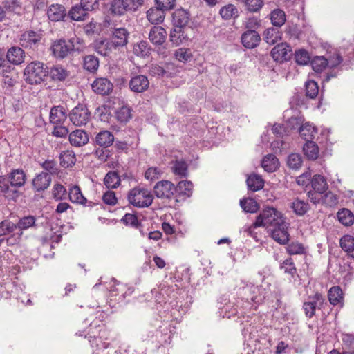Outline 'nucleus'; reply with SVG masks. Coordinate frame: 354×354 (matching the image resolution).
I'll return each instance as SVG.
<instances>
[{"label":"nucleus","instance_id":"obj_2","mask_svg":"<svg viewBox=\"0 0 354 354\" xmlns=\"http://www.w3.org/2000/svg\"><path fill=\"white\" fill-rule=\"evenodd\" d=\"M24 77L26 82L30 84H38L44 80L48 71L44 64L35 61L28 64L24 69Z\"/></svg>","mask_w":354,"mask_h":354},{"label":"nucleus","instance_id":"obj_53","mask_svg":"<svg viewBox=\"0 0 354 354\" xmlns=\"http://www.w3.org/2000/svg\"><path fill=\"white\" fill-rule=\"evenodd\" d=\"M311 65L315 72H321L328 65V59L323 56L316 57L312 60Z\"/></svg>","mask_w":354,"mask_h":354},{"label":"nucleus","instance_id":"obj_58","mask_svg":"<svg viewBox=\"0 0 354 354\" xmlns=\"http://www.w3.org/2000/svg\"><path fill=\"white\" fill-rule=\"evenodd\" d=\"M162 174V171L160 168L152 167L145 171V177L147 180L152 182L160 178Z\"/></svg>","mask_w":354,"mask_h":354},{"label":"nucleus","instance_id":"obj_59","mask_svg":"<svg viewBox=\"0 0 354 354\" xmlns=\"http://www.w3.org/2000/svg\"><path fill=\"white\" fill-rule=\"evenodd\" d=\"M287 164L288 167L291 169H299L302 164V159L301 156L298 153L290 154L288 158Z\"/></svg>","mask_w":354,"mask_h":354},{"label":"nucleus","instance_id":"obj_52","mask_svg":"<svg viewBox=\"0 0 354 354\" xmlns=\"http://www.w3.org/2000/svg\"><path fill=\"white\" fill-rule=\"evenodd\" d=\"M71 51L82 52L86 48L84 41L77 37H72L68 40Z\"/></svg>","mask_w":354,"mask_h":354},{"label":"nucleus","instance_id":"obj_56","mask_svg":"<svg viewBox=\"0 0 354 354\" xmlns=\"http://www.w3.org/2000/svg\"><path fill=\"white\" fill-rule=\"evenodd\" d=\"M117 119L121 122H127L131 117V109L127 106H122L115 112Z\"/></svg>","mask_w":354,"mask_h":354},{"label":"nucleus","instance_id":"obj_27","mask_svg":"<svg viewBox=\"0 0 354 354\" xmlns=\"http://www.w3.org/2000/svg\"><path fill=\"white\" fill-rule=\"evenodd\" d=\"M299 133L305 140L311 141L317 133V128L309 122H306L299 127Z\"/></svg>","mask_w":354,"mask_h":354},{"label":"nucleus","instance_id":"obj_64","mask_svg":"<svg viewBox=\"0 0 354 354\" xmlns=\"http://www.w3.org/2000/svg\"><path fill=\"white\" fill-rule=\"evenodd\" d=\"M104 203L109 205H114L117 203L115 194L113 191H107L102 196Z\"/></svg>","mask_w":354,"mask_h":354},{"label":"nucleus","instance_id":"obj_54","mask_svg":"<svg viewBox=\"0 0 354 354\" xmlns=\"http://www.w3.org/2000/svg\"><path fill=\"white\" fill-rule=\"evenodd\" d=\"M246 8L251 12H257L263 7V0H243Z\"/></svg>","mask_w":354,"mask_h":354},{"label":"nucleus","instance_id":"obj_18","mask_svg":"<svg viewBox=\"0 0 354 354\" xmlns=\"http://www.w3.org/2000/svg\"><path fill=\"white\" fill-rule=\"evenodd\" d=\"M51 182V177L47 172H41L32 180V185L37 191H43L48 187Z\"/></svg>","mask_w":354,"mask_h":354},{"label":"nucleus","instance_id":"obj_35","mask_svg":"<svg viewBox=\"0 0 354 354\" xmlns=\"http://www.w3.org/2000/svg\"><path fill=\"white\" fill-rule=\"evenodd\" d=\"M279 164L278 159L272 154L265 156L261 162L262 167L268 172L274 171L278 168Z\"/></svg>","mask_w":354,"mask_h":354},{"label":"nucleus","instance_id":"obj_5","mask_svg":"<svg viewBox=\"0 0 354 354\" xmlns=\"http://www.w3.org/2000/svg\"><path fill=\"white\" fill-rule=\"evenodd\" d=\"M91 113L83 104H78L69 114L70 120L75 126L86 124L90 119Z\"/></svg>","mask_w":354,"mask_h":354},{"label":"nucleus","instance_id":"obj_20","mask_svg":"<svg viewBox=\"0 0 354 354\" xmlns=\"http://www.w3.org/2000/svg\"><path fill=\"white\" fill-rule=\"evenodd\" d=\"M48 17L53 21L62 20L66 15L65 8L60 4L51 5L47 12Z\"/></svg>","mask_w":354,"mask_h":354},{"label":"nucleus","instance_id":"obj_41","mask_svg":"<svg viewBox=\"0 0 354 354\" xmlns=\"http://www.w3.org/2000/svg\"><path fill=\"white\" fill-rule=\"evenodd\" d=\"M35 221L36 218L33 216H24L15 224V230L18 229L21 232L20 234H22L24 230L35 226Z\"/></svg>","mask_w":354,"mask_h":354},{"label":"nucleus","instance_id":"obj_3","mask_svg":"<svg viewBox=\"0 0 354 354\" xmlns=\"http://www.w3.org/2000/svg\"><path fill=\"white\" fill-rule=\"evenodd\" d=\"M128 200L135 207H147L152 204L153 196L147 189L135 187L130 191Z\"/></svg>","mask_w":354,"mask_h":354},{"label":"nucleus","instance_id":"obj_22","mask_svg":"<svg viewBox=\"0 0 354 354\" xmlns=\"http://www.w3.org/2000/svg\"><path fill=\"white\" fill-rule=\"evenodd\" d=\"M189 21V14L184 9H177L173 13V23L175 27L184 28Z\"/></svg>","mask_w":354,"mask_h":354},{"label":"nucleus","instance_id":"obj_62","mask_svg":"<svg viewBox=\"0 0 354 354\" xmlns=\"http://www.w3.org/2000/svg\"><path fill=\"white\" fill-rule=\"evenodd\" d=\"M295 59L296 62L300 65H306L310 62L308 53L303 49L295 52Z\"/></svg>","mask_w":354,"mask_h":354},{"label":"nucleus","instance_id":"obj_1","mask_svg":"<svg viewBox=\"0 0 354 354\" xmlns=\"http://www.w3.org/2000/svg\"><path fill=\"white\" fill-rule=\"evenodd\" d=\"M283 222L284 218L279 211L274 207H268L261 212L252 225L254 227H264L269 230Z\"/></svg>","mask_w":354,"mask_h":354},{"label":"nucleus","instance_id":"obj_12","mask_svg":"<svg viewBox=\"0 0 354 354\" xmlns=\"http://www.w3.org/2000/svg\"><path fill=\"white\" fill-rule=\"evenodd\" d=\"M268 231L270 232L273 239L280 244H286L289 240V234L287 232V227L285 222L281 225L276 226Z\"/></svg>","mask_w":354,"mask_h":354},{"label":"nucleus","instance_id":"obj_60","mask_svg":"<svg viewBox=\"0 0 354 354\" xmlns=\"http://www.w3.org/2000/svg\"><path fill=\"white\" fill-rule=\"evenodd\" d=\"M319 92V87L313 80H309L306 83V95L312 99L315 98Z\"/></svg>","mask_w":354,"mask_h":354},{"label":"nucleus","instance_id":"obj_43","mask_svg":"<svg viewBox=\"0 0 354 354\" xmlns=\"http://www.w3.org/2000/svg\"><path fill=\"white\" fill-rule=\"evenodd\" d=\"M305 155L311 160H315L318 157L319 148L318 146L312 141H306L303 147Z\"/></svg>","mask_w":354,"mask_h":354},{"label":"nucleus","instance_id":"obj_37","mask_svg":"<svg viewBox=\"0 0 354 354\" xmlns=\"http://www.w3.org/2000/svg\"><path fill=\"white\" fill-rule=\"evenodd\" d=\"M219 13L225 20L236 18L239 16L238 9L233 4H227L220 9Z\"/></svg>","mask_w":354,"mask_h":354},{"label":"nucleus","instance_id":"obj_33","mask_svg":"<svg viewBox=\"0 0 354 354\" xmlns=\"http://www.w3.org/2000/svg\"><path fill=\"white\" fill-rule=\"evenodd\" d=\"M70 201L74 203L86 205V198L82 195L80 188L78 186H73L68 191Z\"/></svg>","mask_w":354,"mask_h":354},{"label":"nucleus","instance_id":"obj_42","mask_svg":"<svg viewBox=\"0 0 354 354\" xmlns=\"http://www.w3.org/2000/svg\"><path fill=\"white\" fill-rule=\"evenodd\" d=\"M328 299L331 304L337 305L343 301V293L339 286H333L328 291Z\"/></svg>","mask_w":354,"mask_h":354},{"label":"nucleus","instance_id":"obj_47","mask_svg":"<svg viewBox=\"0 0 354 354\" xmlns=\"http://www.w3.org/2000/svg\"><path fill=\"white\" fill-rule=\"evenodd\" d=\"M124 2V0L113 1L110 8L111 13L118 16H122L124 15L126 12H129Z\"/></svg>","mask_w":354,"mask_h":354},{"label":"nucleus","instance_id":"obj_28","mask_svg":"<svg viewBox=\"0 0 354 354\" xmlns=\"http://www.w3.org/2000/svg\"><path fill=\"white\" fill-rule=\"evenodd\" d=\"M246 183L248 189L252 192L260 190L264 186V180L261 176L256 174L249 175Z\"/></svg>","mask_w":354,"mask_h":354},{"label":"nucleus","instance_id":"obj_25","mask_svg":"<svg viewBox=\"0 0 354 354\" xmlns=\"http://www.w3.org/2000/svg\"><path fill=\"white\" fill-rule=\"evenodd\" d=\"M87 10L84 9V7L80 4H76L73 6L68 12V17L71 20L73 21H84L86 19L88 14Z\"/></svg>","mask_w":354,"mask_h":354},{"label":"nucleus","instance_id":"obj_11","mask_svg":"<svg viewBox=\"0 0 354 354\" xmlns=\"http://www.w3.org/2000/svg\"><path fill=\"white\" fill-rule=\"evenodd\" d=\"M92 48L99 55L102 56L109 55L113 50H115L111 45L110 40L107 39H99L95 40L91 44Z\"/></svg>","mask_w":354,"mask_h":354},{"label":"nucleus","instance_id":"obj_19","mask_svg":"<svg viewBox=\"0 0 354 354\" xmlns=\"http://www.w3.org/2000/svg\"><path fill=\"white\" fill-rule=\"evenodd\" d=\"M164 9L158 6L156 8H151L147 12V18L151 24H160L164 21L165 15Z\"/></svg>","mask_w":354,"mask_h":354},{"label":"nucleus","instance_id":"obj_34","mask_svg":"<svg viewBox=\"0 0 354 354\" xmlns=\"http://www.w3.org/2000/svg\"><path fill=\"white\" fill-rule=\"evenodd\" d=\"M290 207L297 215L303 216L308 211L310 205L306 201L296 198L291 203Z\"/></svg>","mask_w":354,"mask_h":354},{"label":"nucleus","instance_id":"obj_61","mask_svg":"<svg viewBox=\"0 0 354 354\" xmlns=\"http://www.w3.org/2000/svg\"><path fill=\"white\" fill-rule=\"evenodd\" d=\"M281 268L287 274L294 277L297 273V269L292 258L287 259L281 265Z\"/></svg>","mask_w":354,"mask_h":354},{"label":"nucleus","instance_id":"obj_40","mask_svg":"<svg viewBox=\"0 0 354 354\" xmlns=\"http://www.w3.org/2000/svg\"><path fill=\"white\" fill-rule=\"evenodd\" d=\"M337 216L339 221L346 226H349L354 223V215L348 209L344 208L339 210Z\"/></svg>","mask_w":354,"mask_h":354},{"label":"nucleus","instance_id":"obj_44","mask_svg":"<svg viewBox=\"0 0 354 354\" xmlns=\"http://www.w3.org/2000/svg\"><path fill=\"white\" fill-rule=\"evenodd\" d=\"M150 48L145 41H140L133 44V53L138 57H145L149 54Z\"/></svg>","mask_w":354,"mask_h":354},{"label":"nucleus","instance_id":"obj_48","mask_svg":"<svg viewBox=\"0 0 354 354\" xmlns=\"http://www.w3.org/2000/svg\"><path fill=\"white\" fill-rule=\"evenodd\" d=\"M104 185L107 188H116L120 183V178L115 171H109L104 179Z\"/></svg>","mask_w":354,"mask_h":354},{"label":"nucleus","instance_id":"obj_4","mask_svg":"<svg viewBox=\"0 0 354 354\" xmlns=\"http://www.w3.org/2000/svg\"><path fill=\"white\" fill-rule=\"evenodd\" d=\"M153 192L157 198L170 200L174 196L177 188L171 181L164 180L155 185Z\"/></svg>","mask_w":354,"mask_h":354},{"label":"nucleus","instance_id":"obj_49","mask_svg":"<svg viewBox=\"0 0 354 354\" xmlns=\"http://www.w3.org/2000/svg\"><path fill=\"white\" fill-rule=\"evenodd\" d=\"M176 187L180 195L189 197L192 194L193 184L191 181H180Z\"/></svg>","mask_w":354,"mask_h":354},{"label":"nucleus","instance_id":"obj_9","mask_svg":"<svg viewBox=\"0 0 354 354\" xmlns=\"http://www.w3.org/2000/svg\"><path fill=\"white\" fill-rule=\"evenodd\" d=\"M129 85L132 91L135 93H143L148 89L149 82L145 75H138L131 77Z\"/></svg>","mask_w":354,"mask_h":354},{"label":"nucleus","instance_id":"obj_14","mask_svg":"<svg viewBox=\"0 0 354 354\" xmlns=\"http://www.w3.org/2000/svg\"><path fill=\"white\" fill-rule=\"evenodd\" d=\"M94 92L101 95L108 94L113 88L112 83L106 78H97L92 84Z\"/></svg>","mask_w":354,"mask_h":354},{"label":"nucleus","instance_id":"obj_63","mask_svg":"<svg viewBox=\"0 0 354 354\" xmlns=\"http://www.w3.org/2000/svg\"><path fill=\"white\" fill-rule=\"evenodd\" d=\"M324 202L328 206H335L339 202V198L336 194L331 192L325 194L324 197Z\"/></svg>","mask_w":354,"mask_h":354},{"label":"nucleus","instance_id":"obj_23","mask_svg":"<svg viewBox=\"0 0 354 354\" xmlns=\"http://www.w3.org/2000/svg\"><path fill=\"white\" fill-rule=\"evenodd\" d=\"M281 31L277 27L268 28L263 34V39L270 45H273L280 41L281 39Z\"/></svg>","mask_w":354,"mask_h":354},{"label":"nucleus","instance_id":"obj_46","mask_svg":"<svg viewBox=\"0 0 354 354\" xmlns=\"http://www.w3.org/2000/svg\"><path fill=\"white\" fill-rule=\"evenodd\" d=\"M84 68L90 72H95L99 67L98 58L94 55H86L84 58Z\"/></svg>","mask_w":354,"mask_h":354},{"label":"nucleus","instance_id":"obj_51","mask_svg":"<svg viewBox=\"0 0 354 354\" xmlns=\"http://www.w3.org/2000/svg\"><path fill=\"white\" fill-rule=\"evenodd\" d=\"M53 198L55 201H62L66 198L67 190L59 183H55L52 189Z\"/></svg>","mask_w":354,"mask_h":354},{"label":"nucleus","instance_id":"obj_26","mask_svg":"<svg viewBox=\"0 0 354 354\" xmlns=\"http://www.w3.org/2000/svg\"><path fill=\"white\" fill-rule=\"evenodd\" d=\"M114 141V136L111 132L104 130L99 132L95 137L96 143L101 147H108L111 146Z\"/></svg>","mask_w":354,"mask_h":354},{"label":"nucleus","instance_id":"obj_21","mask_svg":"<svg viewBox=\"0 0 354 354\" xmlns=\"http://www.w3.org/2000/svg\"><path fill=\"white\" fill-rule=\"evenodd\" d=\"M24 52L19 47H11L7 52L8 61L15 65H19L24 62Z\"/></svg>","mask_w":354,"mask_h":354},{"label":"nucleus","instance_id":"obj_57","mask_svg":"<svg viewBox=\"0 0 354 354\" xmlns=\"http://www.w3.org/2000/svg\"><path fill=\"white\" fill-rule=\"evenodd\" d=\"M286 250L290 255L302 254L306 252L304 245L298 242L290 243L287 246Z\"/></svg>","mask_w":354,"mask_h":354},{"label":"nucleus","instance_id":"obj_50","mask_svg":"<svg viewBox=\"0 0 354 354\" xmlns=\"http://www.w3.org/2000/svg\"><path fill=\"white\" fill-rule=\"evenodd\" d=\"M171 169L174 174L180 177H185L187 175V165L183 160H176Z\"/></svg>","mask_w":354,"mask_h":354},{"label":"nucleus","instance_id":"obj_10","mask_svg":"<svg viewBox=\"0 0 354 354\" xmlns=\"http://www.w3.org/2000/svg\"><path fill=\"white\" fill-rule=\"evenodd\" d=\"M290 52L291 48L286 43H281L272 48L271 55L275 61L283 62L290 58Z\"/></svg>","mask_w":354,"mask_h":354},{"label":"nucleus","instance_id":"obj_36","mask_svg":"<svg viewBox=\"0 0 354 354\" xmlns=\"http://www.w3.org/2000/svg\"><path fill=\"white\" fill-rule=\"evenodd\" d=\"M340 246L350 257L354 259V237L344 235L340 239Z\"/></svg>","mask_w":354,"mask_h":354},{"label":"nucleus","instance_id":"obj_39","mask_svg":"<svg viewBox=\"0 0 354 354\" xmlns=\"http://www.w3.org/2000/svg\"><path fill=\"white\" fill-rule=\"evenodd\" d=\"M187 38L185 35L183 28L174 27L170 32V41L176 46H179Z\"/></svg>","mask_w":354,"mask_h":354},{"label":"nucleus","instance_id":"obj_30","mask_svg":"<svg viewBox=\"0 0 354 354\" xmlns=\"http://www.w3.org/2000/svg\"><path fill=\"white\" fill-rule=\"evenodd\" d=\"M9 179L12 187H19L24 185L26 175L23 170L16 169L11 172Z\"/></svg>","mask_w":354,"mask_h":354},{"label":"nucleus","instance_id":"obj_29","mask_svg":"<svg viewBox=\"0 0 354 354\" xmlns=\"http://www.w3.org/2000/svg\"><path fill=\"white\" fill-rule=\"evenodd\" d=\"M311 186L315 192L319 194L324 193L328 189L326 178L321 175H315L311 180Z\"/></svg>","mask_w":354,"mask_h":354},{"label":"nucleus","instance_id":"obj_38","mask_svg":"<svg viewBox=\"0 0 354 354\" xmlns=\"http://www.w3.org/2000/svg\"><path fill=\"white\" fill-rule=\"evenodd\" d=\"M60 164L64 167H72L76 162V158L74 152L71 150H66L60 153Z\"/></svg>","mask_w":354,"mask_h":354},{"label":"nucleus","instance_id":"obj_31","mask_svg":"<svg viewBox=\"0 0 354 354\" xmlns=\"http://www.w3.org/2000/svg\"><path fill=\"white\" fill-rule=\"evenodd\" d=\"M272 24L277 28L281 27L286 21L285 12L281 9H274L270 14Z\"/></svg>","mask_w":354,"mask_h":354},{"label":"nucleus","instance_id":"obj_24","mask_svg":"<svg viewBox=\"0 0 354 354\" xmlns=\"http://www.w3.org/2000/svg\"><path fill=\"white\" fill-rule=\"evenodd\" d=\"M66 113L64 107L61 106H54L50 113V122L54 124H59L66 119Z\"/></svg>","mask_w":354,"mask_h":354},{"label":"nucleus","instance_id":"obj_17","mask_svg":"<svg viewBox=\"0 0 354 354\" xmlns=\"http://www.w3.org/2000/svg\"><path fill=\"white\" fill-rule=\"evenodd\" d=\"M69 142L75 147H81L88 142V136L83 130H75L69 134Z\"/></svg>","mask_w":354,"mask_h":354},{"label":"nucleus","instance_id":"obj_16","mask_svg":"<svg viewBox=\"0 0 354 354\" xmlns=\"http://www.w3.org/2000/svg\"><path fill=\"white\" fill-rule=\"evenodd\" d=\"M167 32L161 26H153L149 34V40L156 45L162 44L166 39Z\"/></svg>","mask_w":354,"mask_h":354},{"label":"nucleus","instance_id":"obj_32","mask_svg":"<svg viewBox=\"0 0 354 354\" xmlns=\"http://www.w3.org/2000/svg\"><path fill=\"white\" fill-rule=\"evenodd\" d=\"M50 77L55 81H63L66 79L69 72L59 65L53 66L48 72Z\"/></svg>","mask_w":354,"mask_h":354},{"label":"nucleus","instance_id":"obj_15","mask_svg":"<svg viewBox=\"0 0 354 354\" xmlns=\"http://www.w3.org/2000/svg\"><path fill=\"white\" fill-rule=\"evenodd\" d=\"M41 39L39 34L30 30L24 32L20 37V44L24 48H32Z\"/></svg>","mask_w":354,"mask_h":354},{"label":"nucleus","instance_id":"obj_55","mask_svg":"<svg viewBox=\"0 0 354 354\" xmlns=\"http://www.w3.org/2000/svg\"><path fill=\"white\" fill-rule=\"evenodd\" d=\"M175 57L180 62H186L192 57V53L189 48H180L176 50Z\"/></svg>","mask_w":354,"mask_h":354},{"label":"nucleus","instance_id":"obj_13","mask_svg":"<svg viewBox=\"0 0 354 354\" xmlns=\"http://www.w3.org/2000/svg\"><path fill=\"white\" fill-rule=\"evenodd\" d=\"M261 40L260 35L255 30L245 32L241 36V42L247 48H254Z\"/></svg>","mask_w":354,"mask_h":354},{"label":"nucleus","instance_id":"obj_45","mask_svg":"<svg viewBox=\"0 0 354 354\" xmlns=\"http://www.w3.org/2000/svg\"><path fill=\"white\" fill-rule=\"evenodd\" d=\"M240 205L244 212L248 213H254L259 209L257 202L251 198L241 200Z\"/></svg>","mask_w":354,"mask_h":354},{"label":"nucleus","instance_id":"obj_6","mask_svg":"<svg viewBox=\"0 0 354 354\" xmlns=\"http://www.w3.org/2000/svg\"><path fill=\"white\" fill-rule=\"evenodd\" d=\"M111 28L112 30L110 41L115 50L120 47L125 46L128 43L129 37V32L127 28L124 27L117 28L115 26L111 27Z\"/></svg>","mask_w":354,"mask_h":354},{"label":"nucleus","instance_id":"obj_8","mask_svg":"<svg viewBox=\"0 0 354 354\" xmlns=\"http://www.w3.org/2000/svg\"><path fill=\"white\" fill-rule=\"evenodd\" d=\"M50 50L55 57L61 59H64L71 53L68 41L64 39L55 41L50 46Z\"/></svg>","mask_w":354,"mask_h":354},{"label":"nucleus","instance_id":"obj_7","mask_svg":"<svg viewBox=\"0 0 354 354\" xmlns=\"http://www.w3.org/2000/svg\"><path fill=\"white\" fill-rule=\"evenodd\" d=\"M324 301V297L319 293H316L315 295L309 297L308 300L303 304V309L306 316L308 318H312L315 314L317 306L322 305Z\"/></svg>","mask_w":354,"mask_h":354}]
</instances>
